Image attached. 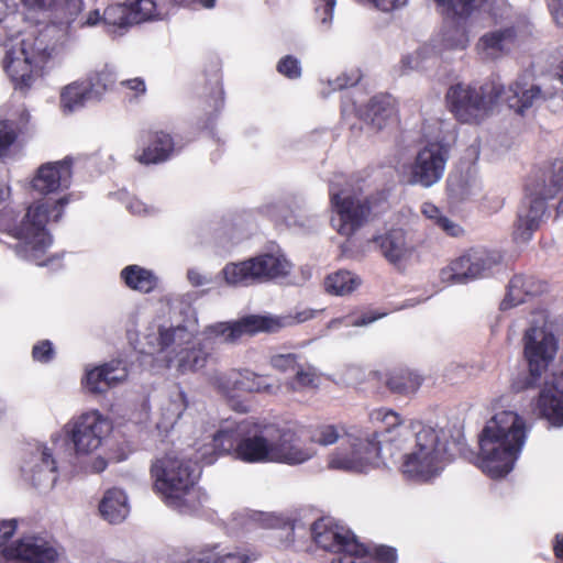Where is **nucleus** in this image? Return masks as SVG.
<instances>
[{"label": "nucleus", "instance_id": "1", "mask_svg": "<svg viewBox=\"0 0 563 563\" xmlns=\"http://www.w3.org/2000/svg\"><path fill=\"white\" fill-rule=\"evenodd\" d=\"M372 420L384 427L373 432L340 433L335 426L318 428L311 441L320 445H331L341 441L335 452L330 454L328 466L333 470L363 473L371 466L384 464L389 457L410 443V451L404 455L402 474L413 481L428 482L438 476L444 465L461 452V443L448 441L444 430L421 422L404 424L396 412L377 410Z\"/></svg>", "mask_w": 563, "mask_h": 563}, {"label": "nucleus", "instance_id": "2", "mask_svg": "<svg viewBox=\"0 0 563 563\" xmlns=\"http://www.w3.org/2000/svg\"><path fill=\"white\" fill-rule=\"evenodd\" d=\"M523 343L529 368L525 387L542 386L538 399L539 412L552 426L561 427L563 426V358L551 376L542 382V374L555 356L556 339L544 323L533 324L526 331Z\"/></svg>", "mask_w": 563, "mask_h": 563}, {"label": "nucleus", "instance_id": "3", "mask_svg": "<svg viewBox=\"0 0 563 563\" xmlns=\"http://www.w3.org/2000/svg\"><path fill=\"white\" fill-rule=\"evenodd\" d=\"M527 438V426L517 412L505 410L487 421L479 435L478 467L490 477L507 475Z\"/></svg>", "mask_w": 563, "mask_h": 563}, {"label": "nucleus", "instance_id": "4", "mask_svg": "<svg viewBox=\"0 0 563 563\" xmlns=\"http://www.w3.org/2000/svg\"><path fill=\"white\" fill-rule=\"evenodd\" d=\"M210 449L196 457V462L202 461L207 464L213 462L209 452H230L235 450L239 459L246 462L271 461V451L274 450L278 438V428L273 424H257L252 420L242 421L225 420L219 430L211 435Z\"/></svg>", "mask_w": 563, "mask_h": 563}, {"label": "nucleus", "instance_id": "5", "mask_svg": "<svg viewBox=\"0 0 563 563\" xmlns=\"http://www.w3.org/2000/svg\"><path fill=\"white\" fill-rule=\"evenodd\" d=\"M10 21L0 20V45L3 47V68L14 84L15 89L27 90L38 71L51 58L53 48L44 35L10 33Z\"/></svg>", "mask_w": 563, "mask_h": 563}, {"label": "nucleus", "instance_id": "6", "mask_svg": "<svg viewBox=\"0 0 563 563\" xmlns=\"http://www.w3.org/2000/svg\"><path fill=\"white\" fill-rule=\"evenodd\" d=\"M563 188V161L551 164L533 184L527 185V196L523 198L517 214L514 238L526 243L539 228L545 211L548 199L553 198Z\"/></svg>", "mask_w": 563, "mask_h": 563}, {"label": "nucleus", "instance_id": "7", "mask_svg": "<svg viewBox=\"0 0 563 563\" xmlns=\"http://www.w3.org/2000/svg\"><path fill=\"white\" fill-rule=\"evenodd\" d=\"M151 474L155 490L169 507L176 509L187 507V496L194 490L195 476L185 457L169 452L153 462Z\"/></svg>", "mask_w": 563, "mask_h": 563}, {"label": "nucleus", "instance_id": "8", "mask_svg": "<svg viewBox=\"0 0 563 563\" xmlns=\"http://www.w3.org/2000/svg\"><path fill=\"white\" fill-rule=\"evenodd\" d=\"M318 310L303 308L285 316L249 314L230 322H219L208 328V332L223 339L224 343L234 344L244 336L258 333H276L282 329L311 320Z\"/></svg>", "mask_w": 563, "mask_h": 563}, {"label": "nucleus", "instance_id": "9", "mask_svg": "<svg viewBox=\"0 0 563 563\" xmlns=\"http://www.w3.org/2000/svg\"><path fill=\"white\" fill-rule=\"evenodd\" d=\"M501 97V85L488 81L481 86L456 84L446 92L451 112L462 123H479Z\"/></svg>", "mask_w": 563, "mask_h": 563}, {"label": "nucleus", "instance_id": "10", "mask_svg": "<svg viewBox=\"0 0 563 563\" xmlns=\"http://www.w3.org/2000/svg\"><path fill=\"white\" fill-rule=\"evenodd\" d=\"M291 264L280 253H265L246 261L229 263L222 274L231 286H250L286 277L290 274Z\"/></svg>", "mask_w": 563, "mask_h": 563}, {"label": "nucleus", "instance_id": "11", "mask_svg": "<svg viewBox=\"0 0 563 563\" xmlns=\"http://www.w3.org/2000/svg\"><path fill=\"white\" fill-rule=\"evenodd\" d=\"M51 205L40 202L30 207L19 225L12 229V235L18 240L15 244L16 254L37 265H44L38 260L49 247L52 240L45 225L48 221Z\"/></svg>", "mask_w": 563, "mask_h": 563}, {"label": "nucleus", "instance_id": "12", "mask_svg": "<svg viewBox=\"0 0 563 563\" xmlns=\"http://www.w3.org/2000/svg\"><path fill=\"white\" fill-rule=\"evenodd\" d=\"M314 543L325 551L338 553L332 563H366L368 558L365 544L360 543L353 532L333 522L331 518H321L310 528Z\"/></svg>", "mask_w": 563, "mask_h": 563}, {"label": "nucleus", "instance_id": "13", "mask_svg": "<svg viewBox=\"0 0 563 563\" xmlns=\"http://www.w3.org/2000/svg\"><path fill=\"white\" fill-rule=\"evenodd\" d=\"M331 203L334 216L332 227L343 236H351L367 220L371 208L367 199L349 187L339 188V183L330 185Z\"/></svg>", "mask_w": 563, "mask_h": 563}, {"label": "nucleus", "instance_id": "14", "mask_svg": "<svg viewBox=\"0 0 563 563\" xmlns=\"http://www.w3.org/2000/svg\"><path fill=\"white\" fill-rule=\"evenodd\" d=\"M499 261L497 253L484 249H472L443 267L439 277L444 284H466L486 276Z\"/></svg>", "mask_w": 563, "mask_h": 563}, {"label": "nucleus", "instance_id": "15", "mask_svg": "<svg viewBox=\"0 0 563 563\" xmlns=\"http://www.w3.org/2000/svg\"><path fill=\"white\" fill-rule=\"evenodd\" d=\"M449 150L440 142H429L420 148L409 166L407 183L430 188L444 175Z\"/></svg>", "mask_w": 563, "mask_h": 563}, {"label": "nucleus", "instance_id": "16", "mask_svg": "<svg viewBox=\"0 0 563 563\" xmlns=\"http://www.w3.org/2000/svg\"><path fill=\"white\" fill-rule=\"evenodd\" d=\"M67 427L77 455L95 452L112 429L111 422L97 410L82 413Z\"/></svg>", "mask_w": 563, "mask_h": 563}, {"label": "nucleus", "instance_id": "17", "mask_svg": "<svg viewBox=\"0 0 563 563\" xmlns=\"http://www.w3.org/2000/svg\"><path fill=\"white\" fill-rule=\"evenodd\" d=\"M556 88L529 81V75H520L507 89L501 86V97L516 113L523 114L528 109L539 107L554 98Z\"/></svg>", "mask_w": 563, "mask_h": 563}, {"label": "nucleus", "instance_id": "18", "mask_svg": "<svg viewBox=\"0 0 563 563\" xmlns=\"http://www.w3.org/2000/svg\"><path fill=\"white\" fill-rule=\"evenodd\" d=\"M2 553L5 559L22 563H54L58 558L55 545L38 536L23 537L14 545L4 548Z\"/></svg>", "mask_w": 563, "mask_h": 563}, {"label": "nucleus", "instance_id": "19", "mask_svg": "<svg viewBox=\"0 0 563 563\" xmlns=\"http://www.w3.org/2000/svg\"><path fill=\"white\" fill-rule=\"evenodd\" d=\"M22 473L37 490L46 493L51 490L57 481L56 462L49 450L45 446H36L27 461L22 466Z\"/></svg>", "mask_w": 563, "mask_h": 563}, {"label": "nucleus", "instance_id": "20", "mask_svg": "<svg viewBox=\"0 0 563 563\" xmlns=\"http://www.w3.org/2000/svg\"><path fill=\"white\" fill-rule=\"evenodd\" d=\"M71 159L42 165L32 180V187L40 194L47 195L68 188L71 179Z\"/></svg>", "mask_w": 563, "mask_h": 563}, {"label": "nucleus", "instance_id": "21", "mask_svg": "<svg viewBox=\"0 0 563 563\" xmlns=\"http://www.w3.org/2000/svg\"><path fill=\"white\" fill-rule=\"evenodd\" d=\"M126 377L128 369L125 364L120 360H112L87 371L85 387L91 394H103L125 380Z\"/></svg>", "mask_w": 563, "mask_h": 563}, {"label": "nucleus", "instance_id": "22", "mask_svg": "<svg viewBox=\"0 0 563 563\" xmlns=\"http://www.w3.org/2000/svg\"><path fill=\"white\" fill-rule=\"evenodd\" d=\"M140 143L143 148L140 154H135V161L143 165L158 164L169 158L174 142L169 134L159 132H141Z\"/></svg>", "mask_w": 563, "mask_h": 563}, {"label": "nucleus", "instance_id": "23", "mask_svg": "<svg viewBox=\"0 0 563 563\" xmlns=\"http://www.w3.org/2000/svg\"><path fill=\"white\" fill-rule=\"evenodd\" d=\"M316 454L311 448L303 446L290 431L282 432L278 429V438L274 450L271 451V461L287 464H301Z\"/></svg>", "mask_w": 563, "mask_h": 563}, {"label": "nucleus", "instance_id": "24", "mask_svg": "<svg viewBox=\"0 0 563 563\" xmlns=\"http://www.w3.org/2000/svg\"><path fill=\"white\" fill-rule=\"evenodd\" d=\"M515 38L514 27L493 30L479 37L476 48L482 59L496 60L510 51Z\"/></svg>", "mask_w": 563, "mask_h": 563}, {"label": "nucleus", "instance_id": "25", "mask_svg": "<svg viewBox=\"0 0 563 563\" xmlns=\"http://www.w3.org/2000/svg\"><path fill=\"white\" fill-rule=\"evenodd\" d=\"M448 194L454 201H464L481 192V183L474 170H456L450 174L446 183Z\"/></svg>", "mask_w": 563, "mask_h": 563}, {"label": "nucleus", "instance_id": "26", "mask_svg": "<svg viewBox=\"0 0 563 563\" xmlns=\"http://www.w3.org/2000/svg\"><path fill=\"white\" fill-rule=\"evenodd\" d=\"M372 242L390 263L404 260L410 251L405 231L401 229L389 230L385 234L374 238Z\"/></svg>", "mask_w": 563, "mask_h": 563}, {"label": "nucleus", "instance_id": "27", "mask_svg": "<svg viewBox=\"0 0 563 563\" xmlns=\"http://www.w3.org/2000/svg\"><path fill=\"white\" fill-rule=\"evenodd\" d=\"M188 406L185 391L175 387L161 407V420L157 427L164 431L174 429L188 409Z\"/></svg>", "mask_w": 563, "mask_h": 563}, {"label": "nucleus", "instance_id": "28", "mask_svg": "<svg viewBox=\"0 0 563 563\" xmlns=\"http://www.w3.org/2000/svg\"><path fill=\"white\" fill-rule=\"evenodd\" d=\"M128 498L123 490L109 489L99 505L100 515L110 523L122 522L129 514Z\"/></svg>", "mask_w": 563, "mask_h": 563}, {"label": "nucleus", "instance_id": "29", "mask_svg": "<svg viewBox=\"0 0 563 563\" xmlns=\"http://www.w3.org/2000/svg\"><path fill=\"white\" fill-rule=\"evenodd\" d=\"M210 342H198L186 346L177 353V366L181 372L199 371L203 368L212 357Z\"/></svg>", "mask_w": 563, "mask_h": 563}, {"label": "nucleus", "instance_id": "30", "mask_svg": "<svg viewBox=\"0 0 563 563\" xmlns=\"http://www.w3.org/2000/svg\"><path fill=\"white\" fill-rule=\"evenodd\" d=\"M82 0H65L58 3L53 13V23L70 35L80 29Z\"/></svg>", "mask_w": 563, "mask_h": 563}, {"label": "nucleus", "instance_id": "31", "mask_svg": "<svg viewBox=\"0 0 563 563\" xmlns=\"http://www.w3.org/2000/svg\"><path fill=\"white\" fill-rule=\"evenodd\" d=\"M395 108L390 97L375 96L371 99L365 119L376 130H382L394 121Z\"/></svg>", "mask_w": 563, "mask_h": 563}, {"label": "nucleus", "instance_id": "32", "mask_svg": "<svg viewBox=\"0 0 563 563\" xmlns=\"http://www.w3.org/2000/svg\"><path fill=\"white\" fill-rule=\"evenodd\" d=\"M256 559L257 554L253 552L221 553L218 547H212L199 551L181 563H250Z\"/></svg>", "mask_w": 563, "mask_h": 563}, {"label": "nucleus", "instance_id": "33", "mask_svg": "<svg viewBox=\"0 0 563 563\" xmlns=\"http://www.w3.org/2000/svg\"><path fill=\"white\" fill-rule=\"evenodd\" d=\"M125 285L136 291L148 294L157 286V277L153 272L139 265H129L121 272Z\"/></svg>", "mask_w": 563, "mask_h": 563}, {"label": "nucleus", "instance_id": "34", "mask_svg": "<svg viewBox=\"0 0 563 563\" xmlns=\"http://www.w3.org/2000/svg\"><path fill=\"white\" fill-rule=\"evenodd\" d=\"M93 99L91 91L85 82H71L60 92V107L64 112L71 113Z\"/></svg>", "mask_w": 563, "mask_h": 563}, {"label": "nucleus", "instance_id": "35", "mask_svg": "<svg viewBox=\"0 0 563 563\" xmlns=\"http://www.w3.org/2000/svg\"><path fill=\"white\" fill-rule=\"evenodd\" d=\"M422 378L417 373L409 369H399L393 372L387 378V387L396 394L408 395L418 390Z\"/></svg>", "mask_w": 563, "mask_h": 563}, {"label": "nucleus", "instance_id": "36", "mask_svg": "<svg viewBox=\"0 0 563 563\" xmlns=\"http://www.w3.org/2000/svg\"><path fill=\"white\" fill-rule=\"evenodd\" d=\"M360 284V278L347 271H339L324 279L325 291L335 296L349 295L355 290Z\"/></svg>", "mask_w": 563, "mask_h": 563}, {"label": "nucleus", "instance_id": "37", "mask_svg": "<svg viewBox=\"0 0 563 563\" xmlns=\"http://www.w3.org/2000/svg\"><path fill=\"white\" fill-rule=\"evenodd\" d=\"M165 346L166 353L175 354L177 357V353L184 345H188L192 340V333L188 331V329L184 325L177 327H165Z\"/></svg>", "mask_w": 563, "mask_h": 563}, {"label": "nucleus", "instance_id": "38", "mask_svg": "<svg viewBox=\"0 0 563 563\" xmlns=\"http://www.w3.org/2000/svg\"><path fill=\"white\" fill-rule=\"evenodd\" d=\"M241 372L236 369H231L227 373L214 372L210 375L209 380L220 393L231 396L235 391H241Z\"/></svg>", "mask_w": 563, "mask_h": 563}, {"label": "nucleus", "instance_id": "39", "mask_svg": "<svg viewBox=\"0 0 563 563\" xmlns=\"http://www.w3.org/2000/svg\"><path fill=\"white\" fill-rule=\"evenodd\" d=\"M129 0H122L121 2L108 7L102 15V20L108 25L126 27L134 24L135 19L130 16L128 8Z\"/></svg>", "mask_w": 563, "mask_h": 563}, {"label": "nucleus", "instance_id": "40", "mask_svg": "<svg viewBox=\"0 0 563 563\" xmlns=\"http://www.w3.org/2000/svg\"><path fill=\"white\" fill-rule=\"evenodd\" d=\"M288 385L291 390L317 388L319 385V376L317 371L310 365H300L295 371V377L289 382Z\"/></svg>", "mask_w": 563, "mask_h": 563}, {"label": "nucleus", "instance_id": "41", "mask_svg": "<svg viewBox=\"0 0 563 563\" xmlns=\"http://www.w3.org/2000/svg\"><path fill=\"white\" fill-rule=\"evenodd\" d=\"M274 386L267 383V379L255 373L243 369L241 372L240 390L246 393H272Z\"/></svg>", "mask_w": 563, "mask_h": 563}, {"label": "nucleus", "instance_id": "42", "mask_svg": "<svg viewBox=\"0 0 563 563\" xmlns=\"http://www.w3.org/2000/svg\"><path fill=\"white\" fill-rule=\"evenodd\" d=\"M113 84V73L108 68H103L102 70L97 71L89 77L87 86L91 91L93 99H98L104 91L110 89Z\"/></svg>", "mask_w": 563, "mask_h": 563}, {"label": "nucleus", "instance_id": "43", "mask_svg": "<svg viewBox=\"0 0 563 563\" xmlns=\"http://www.w3.org/2000/svg\"><path fill=\"white\" fill-rule=\"evenodd\" d=\"M165 327H156L150 329L144 335L143 351L147 354L164 353L165 346Z\"/></svg>", "mask_w": 563, "mask_h": 563}, {"label": "nucleus", "instance_id": "44", "mask_svg": "<svg viewBox=\"0 0 563 563\" xmlns=\"http://www.w3.org/2000/svg\"><path fill=\"white\" fill-rule=\"evenodd\" d=\"M512 287L514 288L522 287L523 292L526 294L527 297L538 296V295L542 294L543 291H545V289H547V285L543 282H541L532 276H522V275H517V276L512 277Z\"/></svg>", "mask_w": 563, "mask_h": 563}, {"label": "nucleus", "instance_id": "45", "mask_svg": "<svg viewBox=\"0 0 563 563\" xmlns=\"http://www.w3.org/2000/svg\"><path fill=\"white\" fill-rule=\"evenodd\" d=\"M128 8L130 16L135 19L134 24H137L153 15L155 2L153 0H129Z\"/></svg>", "mask_w": 563, "mask_h": 563}, {"label": "nucleus", "instance_id": "46", "mask_svg": "<svg viewBox=\"0 0 563 563\" xmlns=\"http://www.w3.org/2000/svg\"><path fill=\"white\" fill-rule=\"evenodd\" d=\"M439 10L446 15H464L468 13L473 0H434Z\"/></svg>", "mask_w": 563, "mask_h": 563}, {"label": "nucleus", "instance_id": "47", "mask_svg": "<svg viewBox=\"0 0 563 563\" xmlns=\"http://www.w3.org/2000/svg\"><path fill=\"white\" fill-rule=\"evenodd\" d=\"M526 294L523 292L522 287L514 288L512 287V278L509 282L507 294L504 300L500 302V309L507 310L512 307H516L526 301Z\"/></svg>", "mask_w": 563, "mask_h": 563}, {"label": "nucleus", "instance_id": "48", "mask_svg": "<svg viewBox=\"0 0 563 563\" xmlns=\"http://www.w3.org/2000/svg\"><path fill=\"white\" fill-rule=\"evenodd\" d=\"M277 70L282 75L295 79L300 77L301 75V68L299 66L298 59L295 57L288 55L282 58L277 64Z\"/></svg>", "mask_w": 563, "mask_h": 563}, {"label": "nucleus", "instance_id": "49", "mask_svg": "<svg viewBox=\"0 0 563 563\" xmlns=\"http://www.w3.org/2000/svg\"><path fill=\"white\" fill-rule=\"evenodd\" d=\"M271 363L273 367L286 372H295L300 364L297 362V355L295 354H278L272 357Z\"/></svg>", "mask_w": 563, "mask_h": 563}, {"label": "nucleus", "instance_id": "50", "mask_svg": "<svg viewBox=\"0 0 563 563\" xmlns=\"http://www.w3.org/2000/svg\"><path fill=\"white\" fill-rule=\"evenodd\" d=\"M15 137L13 128L7 122H0V157L7 154Z\"/></svg>", "mask_w": 563, "mask_h": 563}, {"label": "nucleus", "instance_id": "51", "mask_svg": "<svg viewBox=\"0 0 563 563\" xmlns=\"http://www.w3.org/2000/svg\"><path fill=\"white\" fill-rule=\"evenodd\" d=\"M316 13L323 24H330L332 21L335 0H314Z\"/></svg>", "mask_w": 563, "mask_h": 563}, {"label": "nucleus", "instance_id": "52", "mask_svg": "<svg viewBox=\"0 0 563 563\" xmlns=\"http://www.w3.org/2000/svg\"><path fill=\"white\" fill-rule=\"evenodd\" d=\"M33 357L40 362H48L53 356L52 343L49 341H43L33 347Z\"/></svg>", "mask_w": 563, "mask_h": 563}, {"label": "nucleus", "instance_id": "53", "mask_svg": "<svg viewBox=\"0 0 563 563\" xmlns=\"http://www.w3.org/2000/svg\"><path fill=\"white\" fill-rule=\"evenodd\" d=\"M438 225L443 232H445L448 235L451 236H460L463 232V229L460 224L451 220L450 218L442 216L441 219H439Z\"/></svg>", "mask_w": 563, "mask_h": 563}, {"label": "nucleus", "instance_id": "54", "mask_svg": "<svg viewBox=\"0 0 563 563\" xmlns=\"http://www.w3.org/2000/svg\"><path fill=\"white\" fill-rule=\"evenodd\" d=\"M23 7L31 12H44L57 3V0H21Z\"/></svg>", "mask_w": 563, "mask_h": 563}, {"label": "nucleus", "instance_id": "55", "mask_svg": "<svg viewBox=\"0 0 563 563\" xmlns=\"http://www.w3.org/2000/svg\"><path fill=\"white\" fill-rule=\"evenodd\" d=\"M16 529L15 520L0 521V548L13 536Z\"/></svg>", "mask_w": 563, "mask_h": 563}, {"label": "nucleus", "instance_id": "56", "mask_svg": "<svg viewBox=\"0 0 563 563\" xmlns=\"http://www.w3.org/2000/svg\"><path fill=\"white\" fill-rule=\"evenodd\" d=\"M422 213L426 216V218L432 220L434 224L438 223L439 219L443 216L441 210L430 202H424L421 207Z\"/></svg>", "mask_w": 563, "mask_h": 563}, {"label": "nucleus", "instance_id": "57", "mask_svg": "<svg viewBox=\"0 0 563 563\" xmlns=\"http://www.w3.org/2000/svg\"><path fill=\"white\" fill-rule=\"evenodd\" d=\"M121 85L131 89V90H134L136 91L137 93H144L145 90H146V87H145V82L142 78H132V79H126V80H122L121 81Z\"/></svg>", "mask_w": 563, "mask_h": 563}, {"label": "nucleus", "instance_id": "58", "mask_svg": "<svg viewBox=\"0 0 563 563\" xmlns=\"http://www.w3.org/2000/svg\"><path fill=\"white\" fill-rule=\"evenodd\" d=\"M549 5L558 25L563 26V0H552Z\"/></svg>", "mask_w": 563, "mask_h": 563}, {"label": "nucleus", "instance_id": "59", "mask_svg": "<svg viewBox=\"0 0 563 563\" xmlns=\"http://www.w3.org/2000/svg\"><path fill=\"white\" fill-rule=\"evenodd\" d=\"M100 13L98 10L89 11L87 15L81 14V20L79 22L80 29L84 26H93L100 21Z\"/></svg>", "mask_w": 563, "mask_h": 563}, {"label": "nucleus", "instance_id": "60", "mask_svg": "<svg viewBox=\"0 0 563 563\" xmlns=\"http://www.w3.org/2000/svg\"><path fill=\"white\" fill-rule=\"evenodd\" d=\"M188 280L194 286H202L209 283V279L201 275L197 269L191 268L187 273Z\"/></svg>", "mask_w": 563, "mask_h": 563}, {"label": "nucleus", "instance_id": "61", "mask_svg": "<svg viewBox=\"0 0 563 563\" xmlns=\"http://www.w3.org/2000/svg\"><path fill=\"white\" fill-rule=\"evenodd\" d=\"M358 80H360V76L358 75L354 76L353 78L345 77V76L344 77H339V78H336L333 88L334 89H343V88H346L349 86H354L355 84H357Z\"/></svg>", "mask_w": 563, "mask_h": 563}, {"label": "nucleus", "instance_id": "62", "mask_svg": "<svg viewBox=\"0 0 563 563\" xmlns=\"http://www.w3.org/2000/svg\"><path fill=\"white\" fill-rule=\"evenodd\" d=\"M384 314L385 313L379 314V316H367V314H364L362 318H358V319L352 321L351 325H354V327L367 325V324L374 322L375 320H377L378 318L383 317ZM345 324L350 325V322H346Z\"/></svg>", "mask_w": 563, "mask_h": 563}, {"label": "nucleus", "instance_id": "63", "mask_svg": "<svg viewBox=\"0 0 563 563\" xmlns=\"http://www.w3.org/2000/svg\"><path fill=\"white\" fill-rule=\"evenodd\" d=\"M176 2L185 5H189L192 3H199L205 8H212L214 5L216 0H175Z\"/></svg>", "mask_w": 563, "mask_h": 563}, {"label": "nucleus", "instance_id": "64", "mask_svg": "<svg viewBox=\"0 0 563 563\" xmlns=\"http://www.w3.org/2000/svg\"><path fill=\"white\" fill-rule=\"evenodd\" d=\"M554 553L558 559L563 560V533L555 538Z\"/></svg>", "mask_w": 563, "mask_h": 563}]
</instances>
